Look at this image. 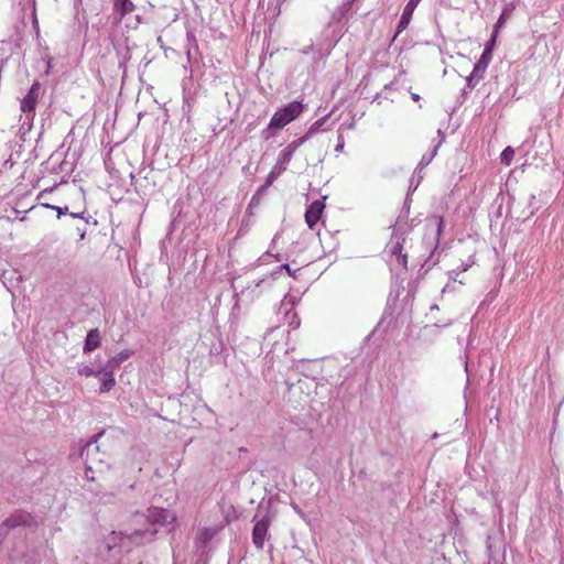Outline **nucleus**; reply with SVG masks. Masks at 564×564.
Masks as SVG:
<instances>
[{"mask_svg": "<svg viewBox=\"0 0 564 564\" xmlns=\"http://www.w3.org/2000/svg\"><path fill=\"white\" fill-rule=\"evenodd\" d=\"M142 519L149 524L145 529H135L131 533L112 532L111 542L108 544V549L119 547L122 552H130L133 546L141 545L154 540L155 534L160 527H166L175 521V514L164 508L151 507L147 510V513L134 516V522L139 523Z\"/></svg>", "mask_w": 564, "mask_h": 564, "instance_id": "obj_1", "label": "nucleus"}, {"mask_svg": "<svg viewBox=\"0 0 564 564\" xmlns=\"http://www.w3.org/2000/svg\"><path fill=\"white\" fill-rule=\"evenodd\" d=\"M303 104L301 101H292L289 102L283 108L279 109L272 116L267 129L262 131V138L264 140L270 139L274 133L272 130H280L289 124L291 121L295 120L301 112L303 111Z\"/></svg>", "mask_w": 564, "mask_h": 564, "instance_id": "obj_2", "label": "nucleus"}, {"mask_svg": "<svg viewBox=\"0 0 564 564\" xmlns=\"http://www.w3.org/2000/svg\"><path fill=\"white\" fill-rule=\"evenodd\" d=\"M443 227L444 218L440 216H434L426 223L424 242L429 249H435L438 246Z\"/></svg>", "mask_w": 564, "mask_h": 564, "instance_id": "obj_3", "label": "nucleus"}, {"mask_svg": "<svg viewBox=\"0 0 564 564\" xmlns=\"http://www.w3.org/2000/svg\"><path fill=\"white\" fill-rule=\"evenodd\" d=\"M215 533L216 531L210 528L199 530L194 543L195 552L199 562L206 561V556L209 551V543L215 536Z\"/></svg>", "mask_w": 564, "mask_h": 564, "instance_id": "obj_4", "label": "nucleus"}, {"mask_svg": "<svg viewBox=\"0 0 564 564\" xmlns=\"http://www.w3.org/2000/svg\"><path fill=\"white\" fill-rule=\"evenodd\" d=\"M254 525L252 529V543L258 550H262L264 546V540L268 535L271 518L265 514L261 519L257 520V516L253 518Z\"/></svg>", "mask_w": 564, "mask_h": 564, "instance_id": "obj_5", "label": "nucleus"}, {"mask_svg": "<svg viewBox=\"0 0 564 564\" xmlns=\"http://www.w3.org/2000/svg\"><path fill=\"white\" fill-rule=\"evenodd\" d=\"M40 90L41 84L39 82H34L30 87L28 94L21 100V110L28 119L34 117V111L40 96Z\"/></svg>", "mask_w": 564, "mask_h": 564, "instance_id": "obj_6", "label": "nucleus"}, {"mask_svg": "<svg viewBox=\"0 0 564 564\" xmlns=\"http://www.w3.org/2000/svg\"><path fill=\"white\" fill-rule=\"evenodd\" d=\"M104 432H100L94 435L83 447L80 451V458L88 462H102L100 457V451L98 446V440L102 436Z\"/></svg>", "mask_w": 564, "mask_h": 564, "instance_id": "obj_7", "label": "nucleus"}, {"mask_svg": "<svg viewBox=\"0 0 564 564\" xmlns=\"http://www.w3.org/2000/svg\"><path fill=\"white\" fill-rule=\"evenodd\" d=\"M305 142H306V138H299V139L292 141L290 144H288V147L280 152V154L278 156V161H276V166H280L281 171H285L286 165L292 160V156H293L294 152L296 151V149L300 148Z\"/></svg>", "mask_w": 564, "mask_h": 564, "instance_id": "obj_8", "label": "nucleus"}, {"mask_svg": "<svg viewBox=\"0 0 564 564\" xmlns=\"http://www.w3.org/2000/svg\"><path fill=\"white\" fill-rule=\"evenodd\" d=\"M324 208L325 204L323 203V200L319 199H316L311 205H308L305 212V221L310 229H313L315 225L318 223Z\"/></svg>", "mask_w": 564, "mask_h": 564, "instance_id": "obj_9", "label": "nucleus"}, {"mask_svg": "<svg viewBox=\"0 0 564 564\" xmlns=\"http://www.w3.org/2000/svg\"><path fill=\"white\" fill-rule=\"evenodd\" d=\"M495 41H496V35L492 34L491 39L487 42L480 58L474 66L475 76H478V73L484 74L486 72V69L492 58V46L495 44Z\"/></svg>", "mask_w": 564, "mask_h": 564, "instance_id": "obj_10", "label": "nucleus"}, {"mask_svg": "<svg viewBox=\"0 0 564 564\" xmlns=\"http://www.w3.org/2000/svg\"><path fill=\"white\" fill-rule=\"evenodd\" d=\"M33 518L30 513L25 511H17L9 516L3 522L10 530H12L20 527H30Z\"/></svg>", "mask_w": 564, "mask_h": 564, "instance_id": "obj_11", "label": "nucleus"}, {"mask_svg": "<svg viewBox=\"0 0 564 564\" xmlns=\"http://www.w3.org/2000/svg\"><path fill=\"white\" fill-rule=\"evenodd\" d=\"M135 6L131 0H113V14L121 21L127 14L133 12Z\"/></svg>", "mask_w": 564, "mask_h": 564, "instance_id": "obj_12", "label": "nucleus"}, {"mask_svg": "<svg viewBox=\"0 0 564 564\" xmlns=\"http://www.w3.org/2000/svg\"><path fill=\"white\" fill-rule=\"evenodd\" d=\"M420 2H421V0H409V2L406 3V6L403 9L400 20H399V24H398L399 32L409 25L412 14Z\"/></svg>", "mask_w": 564, "mask_h": 564, "instance_id": "obj_13", "label": "nucleus"}, {"mask_svg": "<svg viewBox=\"0 0 564 564\" xmlns=\"http://www.w3.org/2000/svg\"><path fill=\"white\" fill-rule=\"evenodd\" d=\"M101 345V337L98 328L90 329L87 333L85 344H84V352H90L97 349Z\"/></svg>", "mask_w": 564, "mask_h": 564, "instance_id": "obj_14", "label": "nucleus"}, {"mask_svg": "<svg viewBox=\"0 0 564 564\" xmlns=\"http://www.w3.org/2000/svg\"><path fill=\"white\" fill-rule=\"evenodd\" d=\"M101 375L104 376V378L101 380L99 392L106 393V392H109L115 387L116 380L113 377V371H111L107 368H104L101 370Z\"/></svg>", "mask_w": 564, "mask_h": 564, "instance_id": "obj_15", "label": "nucleus"}, {"mask_svg": "<svg viewBox=\"0 0 564 564\" xmlns=\"http://www.w3.org/2000/svg\"><path fill=\"white\" fill-rule=\"evenodd\" d=\"M132 355V351L129 350V349H124L122 351H120L119 354H117L115 357L110 358L105 368L113 371L115 369H117L124 360H127L128 358H130Z\"/></svg>", "mask_w": 564, "mask_h": 564, "instance_id": "obj_16", "label": "nucleus"}, {"mask_svg": "<svg viewBox=\"0 0 564 564\" xmlns=\"http://www.w3.org/2000/svg\"><path fill=\"white\" fill-rule=\"evenodd\" d=\"M329 118V115H326L322 118H319L318 120H316L311 127L310 129L307 130V132L302 135L301 138H306V141L312 138L315 133L317 132H321V131H324V130H327V128H325V123L327 122Z\"/></svg>", "mask_w": 564, "mask_h": 564, "instance_id": "obj_17", "label": "nucleus"}, {"mask_svg": "<svg viewBox=\"0 0 564 564\" xmlns=\"http://www.w3.org/2000/svg\"><path fill=\"white\" fill-rule=\"evenodd\" d=\"M281 172L282 171L280 170V166L275 165L273 170L268 174L267 180L262 185V189H268L273 184V182L276 180Z\"/></svg>", "mask_w": 564, "mask_h": 564, "instance_id": "obj_18", "label": "nucleus"}, {"mask_svg": "<svg viewBox=\"0 0 564 564\" xmlns=\"http://www.w3.org/2000/svg\"><path fill=\"white\" fill-rule=\"evenodd\" d=\"M513 156H514V150L511 147H507L500 154V161H501V163H503L506 165H510Z\"/></svg>", "mask_w": 564, "mask_h": 564, "instance_id": "obj_19", "label": "nucleus"}, {"mask_svg": "<svg viewBox=\"0 0 564 564\" xmlns=\"http://www.w3.org/2000/svg\"><path fill=\"white\" fill-rule=\"evenodd\" d=\"M78 373L85 377H99L101 375V370H95L89 366H82L78 368Z\"/></svg>", "mask_w": 564, "mask_h": 564, "instance_id": "obj_20", "label": "nucleus"}, {"mask_svg": "<svg viewBox=\"0 0 564 564\" xmlns=\"http://www.w3.org/2000/svg\"><path fill=\"white\" fill-rule=\"evenodd\" d=\"M440 144L435 145L434 149H433V152L431 153L430 156H426V155H423L417 167H425L426 165H429L431 163V161L433 160V158L436 155V152H437V149H438Z\"/></svg>", "mask_w": 564, "mask_h": 564, "instance_id": "obj_21", "label": "nucleus"}, {"mask_svg": "<svg viewBox=\"0 0 564 564\" xmlns=\"http://www.w3.org/2000/svg\"><path fill=\"white\" fill-rule=\"evenodd\" d=\"M482 73H478V76H475V68H473L470 76L467 78L468 87L474 88L476 84L482 78Z\"/></svg>", "mask_w": 564, "mask_h": 564, "instance_id": "obj_22", "label": "nucleus"}, {"mask_svg": "<svg viewBox=\"0 0 564 564\" xmlns=\"http://www.w3.org/2000/svg\"><path fill=\"white\" fill-rule=\"evenodd\" d=\"M355 0H345L343 2V4L339 7V17L337 18L338 20L351 9V4Z\"/></svg>", "mask_w": 564, "mask_h": 564, "instance_id": "obj_23", "label": "nucleus"}, {"mask_svg": "<svg viewBox=\"0 0 564 564\" xmlns=\"http://www.w3.org/2000/svg\"><path fill=\"white\" fill-rule=\"evenodd\" d=\"M44 206L46 208L55 209L57 212V217L58 218H61L62 215H66L68 213V208L67 207H59V206H54V205H50V204H45Z\"/></svg>", "mask_w": 564, "mask_h": 564, "instance_id": "obj_24", "label": "nucleus"}, {"mask_svg": "<svg viewBox=\"0 0 564 564\" xmlns=\"http://www.w3.org/2000/svg\"><path fill=\"white\" fill-rule=\"evenodd\" d=\"M344 147H345V138H344V135L341 133H339L338 137H337V144L335 147V151L336 152H341Z\"/></svg>", "mask_w": 564, "mask_h": 564, "instance_id": "obj_25", "label": "nucleus"}, {"mask_svg": "<svg viewBox=\"0 0 564 564\" xmlns=\"http://www.w3.org/2000/svg\"><path fill=\"white\" fill-rule=\"evenodd\" d=\"M9 531H10V529L8 528V525H6L4 522H2L0 524V543L7 538V535L9 534Z\"/></svg>", "mask_w": 564, "mask_h": 564, "instance_id": "obj_26", "label": "nucleus"}, {"mask_svg": "<svg viewBox=\"0 0 564 564\" xmlns=\"http://www.w3.org/2000/svg\"><path fill=\"white\" fill-rule=\"evenodd\" d=\"M402 248H403V247H402V245H401L400 242H397V243L392 247V250H391L392 254H394V256H399V254H401V253H402Z\"/></svg>", "mask_w": 564, "mask_h": 564, "instance_id": "obj_27", "label": "nucleus"}, {"mask_svg": "<svg viewBox=\"0 0 564 564\" xmlns=\"http://www.w3.org/2000/svg\"><path fill=\"white\" fill-rule=\"evenodd\" d=\"M398 261L399 263H401L404 268H406V263H408V256L406 254H399L398 256Z\"/></svg>", "mask_w": 564, "mask_h": 564, "instance_id": "obj_28", "label": "nucleus"}, {"mask_svg": "<svg viewBox=\"0 0 564 564\" xmlns=\"http://www.w3.org/2000/svg\"><path fill=\"white\" fill-rule=\"evenodd\" d=\"M503 22H505V14L502 13V14L499 17V19H498V21H497V23H496V25H495V33L498 31V29H499V28H501V25L503 24Z\"/></svg>", "mask_w": 564, "mask_h": 564, "instance_id": "obj_29", "label": "nucleus"}, {"mask_svg": "<svg viewBox=\"0 0 564 564\" xmlns=\"http://www.w3.org/2000/svg\"><path fill=\"white\" fill-rule=\"evenodd\" d=\"M280 269H281V270H285V271L288 272V274H289V275H293V274H294V272L292 271V269H291L290 264H288V263L282 264V265L280 267Z\"/></svg>", "mask_w": 564, "mask_h": 564, "instance_id": "obj_30", "label": "nucleus"}, {"mask_svg": "<svg viewBox=\"0 0 564 564\" xmlns=\"http://www.w3.org/2000/svg\"><path fill=\"white\" fill-rule=\"evenodd\" d=\"M73 218H84V213H69Z\"/></svg>", "mask_w": 564, "mask_h": 564, "instance_id": "obj_31", "label": "nucleus"}, {"mask_svg": "<svg viewBox=\"0 0 564 564\" xmlns=\"http://www.w3.org/2000/svg\"><path fill=\"white\" fill-rule=\"evenodd\" d=\"M259 198H260V197H258L257 195H253V196L251 197V200H250V206H252V205L257 204V203L259 202Z\"/></svg>", "mask_w": 564, "mask_h": 564, "instance_id": "obj_32", "label": "nucleus"}, {"mask_svg": "<svg viewBox=\"0 0 564 564\" xmlns=\"http://www.w3.org/2000/svg\"><path fill=\"white\" fill-rule=\"evenodd\" d=\"M259 198H260V197H258L257 195H253V196L251 197V200H250V206H252V205L257 204V203L259 202Z\"/></svg>", "mask_w": 564, "mask_h": 564, "instance_id": "obj_33", "label": "nucleus"}, {"mask_svg": "<svg viewBox=\"0 0 564 564\" xmlns=\"http://www.w3.org/2000/svg\"><path fill=\"white\" fill-rule=\"evenodd\" d=\"M267 192V189H262V186L259 187V189L257 191V193L254 195H257L258 197L262 196L264 193Z\"/></svg>", "mask_w": 564, "mask_h": 564, "instance_id": "obj_34", "label": "nucleus"}, {"mask_svg": "<svg viewBox=\"0 0 564 564\" xmlns=\"http://www.w3.org/2000/svg\"><path fill=\"white\" fill-rule=\"evenodd\" d=\"M411 97H412V99H413L414 101L420 100V95H417V94H414V93H413V94L411 95Z\"/></svg>", "mask_w": 564, "mask_h": 564, "instance_id": "obj_35", "label": "nucleus"}, {"mask_svg": "<svg viewBox=\"0 0 564 564\" xmlns=\"http://www.w3.org/2000/svg\"><path fill=\"white\" fill-rule=\"evenodd\" d=\"M7 273H8V271L2 270V272L0 273V280L4 279Z\"/></svg>", "mask_w": 564, "mask_h": 564, "instance_id": "obj_36", "label": "nucleus"}, {"mask_svg": "<svg viewBox=\"0 0 564 564\" xmlns=\"http://www.w3.org/2000/svg\"><path fill=\"white\" fill-rule=\"evenodd\" d=\"M262 282H263V280L258 281V282L254 284V286H256V288H258Z\"/></svg>", "mask_w": 564, "mask_h": 564, "instance_id": "obj_37", "label": "nucleus"}, {"mask_svg": "<svg viewBox=\"0 0 564 564\" xmlns=\"http://www.w3.org/2000/svg\"><path fill=\"white\" fill-rule=\"evenodd\" d=\"M275 259H276L278 261H281V259H282V258H281V256H280V254H276V256H275Z\"/></svg>", "mask_w": 564, "mask_h": 564, "instance_id": "obj_38", "label": "nucleus"}, {"mask_svg": "<svg viewBox=\"0 0 564 564\" xmlns=\"http://www.w3.org/2000/svg\"><path fill=\"white\" fill-rule=\"evenodd\" d=\"M431 310H438V306L437 305H433V306H431Z\"/></svg>", "mask_w": 564, "mask_h": 564, "instance_id": "obj_39", "label": "nucleus"}, {"mask_svg": "<svg viewBox=\"0 0 564 564\" xmlns=\"http://www.w3.org/2000/svg\"><path fill=\"white\" fill-rule=\"evenodd\" d=\"M530 199H531V202H534L535 195H531Z\"/></svg>", "mask_w": 564, "mask_h": 564, "instance_id": "obj_40", "label": "nucleus"}, {"mask_svg": "<svg viewBox=\"0 0 564 564\" xmlns=\"http://www.w3.org/2000/svg\"><path fill=\"white\" fill-rule=\"evenodd\" d=\"M85 237V230H83L80 238L83 239Z\"/></svg>", "mask_w": 564, "mask_h": 564, "instance_id": "obj_41", "label": "nucleus"}, {"mask_svg": "<svg viewBox=\"0 0 564 564\" xmlns=\"http://www.w3.org/2000/svg\"><path fill=\"white\" fill-rule=\"evenodd\" d=\"M11 561H12V563H11V564H17L14 560H11Z\"/></svg>", "mask_w": 564, "mask_h": 564, "instance_id": "obj_42", "label": "nucleus"}]
</instances>
